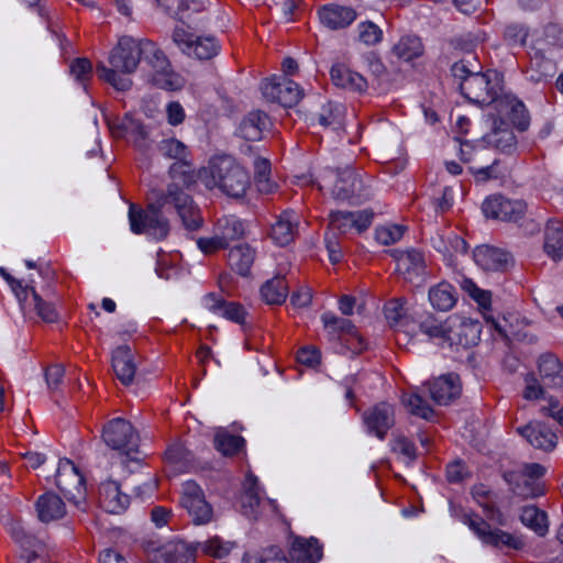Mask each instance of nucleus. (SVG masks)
I'll use <instances>...</instances> for the list:
<instances>
[{
  "instance_id": "1",
  "label": "nucleus",
  "mask_w": 563,
  "mask_h": 563,
  "mask_svg": "<svg viewBox=\"0 0 563 563\" xmlns=\"http://www.w3.org/2000/svg\"><path fill=\"white\" fill-rule=\"evenodd\" d=\"M140 62H144L150 67V80L154 86L169 91L184 87V77L172 69L165 53L150 40L121 37L109 56L111 67L99 63L96 71L100 79L117 90L124 91L130 88L131 80L123 75L133 73Z\"/></svg>"
},
{
  "instance_id": "2",
  "label": "nucleus",
  "mask_w": 563,
  "mask_h": 563,
  "mask_svg": "<svg viewBox=\"0 0 563 563\" xmlns=\"http://www.w3.org/2000/svg\"><path fill=\"white\" fill-rule=\"evenodd\" d=\"M176 211L188 231H196L202 225V217L192 198L176 183L168 185L166 191L154 190L153 201L145 210L134 205L129 208L131 231L146 234L155 240L167 236L169 225L164 213Z\"/></svg>"
},
{
  "instance_id": "3",
  "label": "nucleus",
  "mask_w": 563,
  "mask_h": 563,
  "mask_svg": "<svg viewBox=\"0 0 563 563\" xmlns=\"http://www.w3.org/2000/svg\"><path fill=\"white\" fill-rule=\"evenodd\" d=\"M200 177L209 189L218 188L231 198L244 197L251 185L249 173L232 157H212L200 172Z\"/></svg>"
},
{
  "instance_id": "4",
  "label": "nucleus",
  "mask_w": 563,
  "mask_h": 563,
  "mask_svg": "<svg viewBox=\"0 0 563 563\" xmlns=\"http://www.w3.org/2000/svg\"><path fill=\"white\" fill-rule=\"evenodd\" d=\"M560 35L561 31L556 24H549L541 32L533 34L529 52L530 64L525 71L527 80L538 84L554 76L556 67L550 51L560 41Z\"/></svg>"
},
{
  "instance_id": "5",
  "label": "nucleus",
  "mask_w": 563,
  "mask_h": 563,
  "mask_svg": "<svg viewBox=\"0 0 563 563\" xmlns=\"http://www.w3.org/2000/svg\"><path fill=\"white\" fill-rule=\"evenodd\" d=\"M461 93L472 103L486 106V113L494 112L501 93V78L496 70L476 71L462 84Z\"/></svg>"
},
{
  "instance_id": "6",
  "label": "nucleus",
  "mask_w": 563,
  "mask_h": 563,
  "mask_svg": "<svg viewBox=\"0 0 563 563\" xmlns=\"http://www.w3.org/2000/svg\"><path fill=\"white\" fill-rule=\"evenodd\" d=\"M104 443L112 450L125 455L130 462L139 465L140 437L132 423L124 418L111 419L102 430Z\"/></svg>"
},
{
  "instance_id": "7",
  "label": "nucleus",
  "mask_w": 563,
  "mask_h": 563,
  "mask_svg": "<svg viewBox=\"0 0 563 563\" xmlns=\"http://www.w3.org/2000/svg\"><path fill=\"white\" fill-rule=\"evenodd\" d=\"M173 42L183 54L200 60L211 59L220 52V44L214 36H198L184 25L174 29Z\"/></svg>"
},
{
  "instance_id": "8",
  "label": "nucleus",
  "mask_w": 563,
  "mask_h": 563,
  "mask_svg": "<svg viewBox=\"0 0 563 563\" xmlns=\"http://www.w3.org/2000/svg\"><path fill=\"white\" fill-rule=\"evenodd\" d=\"M463 522L485 545H490L497 549L508 548L514 550H520L523 547V542L520 538L501 529L493 528L477 515L465 514Z\"/></svg>"
},
{
  "instance_id": "9",
  "label": "nucleus",
  "mask_w": 563,
  "mask_h": 563,
  "mask_svg": "<svg viewBox=\"0 0 563 563\" xmlns=\"http://www.w3.org/2000/svg\"><path fill=\"white\" fill-rule=\"evenodd\" d=\"M55 482L65 498L77 508L82 509L81 506L86 500L85 479L78 467L70 460H59Z\"/></svg>"
},
{
  "instance_id": "10",
  "label": "nucleus",
  "mask_w": 563,
  "mask_h": 563,
  "mask_svg": "<svg viewBox=\"0 0 563 563\" xmlns=\"http://www.w3.org/2000/svg\"><path fill=\"white\" fill-rule=\"evenodd\" d=\"M371 183L369 178L365 179L354 169L346 168L338 174L331 195L335 200L362 202L373 194Z\"/></svg>"
},
{
  "instance_id": "11",
  "label": "nucleus",
  "mask_w": 563,
  "mask_h": 563,
  "mask_svg": "<svg viewBox=\"0 0 563 563\" xmlns=\"http://www.w3.org/2000/svg\"><path fill=\"white\" fill-rule=\"evenodd\" d=\"M264 98L283 107L296 106L303 96L297 82L286 76H273L265 79L261 86Z\"/></svg>"
},
{
  "instance_id": "12",
  "label": "nucleus",
  "mask_w": 563,
  "mask_h": 563,
  "mask_svg": "<svg viewBox=\"0 0 563 563\" xmlns=\"http://www.w3.org/2000/svg\"><path fill=\"white\" fill-rule=\"evenodd\" d=\"M107 125L114 137L121 139L130 135L135 147L145 152L151 146L150 131L132 113L128 112L124 117H106Z\"/></svg>"
},
{
  "instance_id": "13",
  "label": "nucleus",
  "mask_w": 563,
  "mask_h": 563,
  "mask_svg": "<svg viewBox=\"0 0 563 563\" xmlns=\"http://www.w3.org/2000/svg\"><path fill=\"white\" fill-rule=\"evenodd\" d=\"M180 504L195 525H206L212 520V506L206 500L203 490L195 481H186L183 484Z\"/></svg>"
},
{
  "instance_id": "14",
  "label": "nucleus",
  "mask_w": 563,
  "mask_h": 563,
  "mask_svg": "<svg viewBox=\"0 0 563 563\" xmlns=\"http://www.w3.org/2000/svg\"><path fill=\"white\" fill-rule=\"evenodd\" d=\"M482 323L470 317L454 314L448 318L446 343L468 347L481 340Z\"/></svg>"
},
{
  "instance_id": "15",
  "label": "nucleus",
  "mask_w": 563,
  "mask_h": 563,
  "mask_svg": "<svg viewBox=\"0 0 563 563\" xmlns=\"http://www.w3.org/2000/svg\"><path fill=\"white\" fill-rule=\"evenodd\" d=\"M527 205L522 200H511L496 195L486 198L482 205V211L486 218L503 221H518L526 212Z\"/></svg>"
},
{
  "instance_id": "16",
  "label": "nucleus",
  "mask_w": 563,
  "mask_h": 563,
  "mask_svg": "<svg viewBox=\"0 0 563 563\" xmlns=\"http://www.w3.org/2000/svg\"><path fill=\"white\" fill-rule=\"evenodd\" d=\"M366 432L379 440H384L389 429L395 424V410L386 401L378 402L363 413Z\"/></svg>"
},
{
  "instance_id": "17",
  "label": "nucleus",
  "mask_w": 563,
  "mask_h": 563,
  "mask_svg": "<svg viewBox=\"0 0 563 563\" xmlns=\"http://www.w3.org/2000/svg\"><path fill=\"white\" fill-rule=\"evenodd\" d=\"M486 117L492 130L482 137L481 142L503 153H512L517 148V139L509 123L498 118L493 111L487 112Z\"/></svg>"
},
{
  "instance_id": "18",
  "label": "nucleus",
  "mask_w": 563,
  "mask_h": 563,
  "mask_svg": "<svg viewBox=\"0 0 563 563\" xmlns=\"http://www.w3.org/2000/svg\"><path fill=\"white\" fill-rule=\"evenodd\" d=\"M158 151L164 157L176 161V163H174L169 168V174L173 178L176 177L179 169L187 168L186 170L180 172L183 175V181L184 184H187L192 179V175L189 172V163L187 162L189 151L181 141L174 137L164 139L158 143Z\"/></svg>"
},
{
  "instance_id": "19",
  "label": "nucleus",
  "mask_w": 563,
  "mask_h": 563,
  "mask_svg": "<svg viewBox=\"0 0 563 563\" xmlns=\"http://www.w3.org/2000/svg\"><path fill=\"white\" fill-rule=\"evenodd\" d=\"M495 114L510 121L519 131H526L530 124V118L522 101L512 95H503L496 100Z\"/></svg>"
},
{
  "instance_id": "20",
  "label": "nucleus",
  "mask_w": 563,
  "mask_h": 563,
  "mask_svg": "<svg viewBox=\"0 0 563 563\" xmlns=\"http://www.w3.org/2000/svg\"><path fill=\"white\" fill-rule=\"evenodd\" d=\"M318 18L322 26L336 31L350 26L357 18L352 7L338 3H327L318 9Z\"/></svg>"
},
{
  "instance_id": "21",
  "label": "nucleus",
  "mask_w": 563,
  "mask_h": 563,
  "mask_svg": "<svg viewBox=\"0 0 563 563\" xmlns=\"http://www.w3.org/2000/svg\"><path fill=\"white\" fill-rule=\"evenodd\" d=\"M395 258L397 262V271L405 279L420 284L423 282L426 274V262L422 252L416 249L406 251H396Z\"/></svg>"
},
{
  "instance_id": "22",
  "label": "nucleus",
  "mask_w": 563,
  "mask_h": 563,
  "mask_svg": "<svg viewBox=\"0 0 563 563\" xmlns=\"http://www.w3.org/2000/svg\"><path fill=\"white\" fill-rule=\"evenodd\" d=\"M196 551L183 540H172L157 550L153 563H192Z\"/></svg>"
},
{
  "instance_id": "23",
  "label": "nucleus",
  "mask_w": 563,
  "mask_h": 563,
  "mask_svg": "<svg viewBox=\"0 0 563 563\" xmlns=\"http://www.w3.org/2000/svg\"><path fill=\"white\" fill-rule=\"evenodd\" d=\"M473 258L478 267L493 272L505 271L511 262L508 252L489 245L477 246L473 252Z\"/></svg>"
},
{
  "instance_id": "24",
  "label": "nucleus",
  "mask_w": 563,
  "mask_h": 563,
  "mask_svg": "<svg viewBox=\"0 0 563 563\" xmlns=\"http://www.w3.org/2000/svg\"><path fill=\"white\" fill-rule=\"evenodd\" d=\"M100 506L109 514H121L130 505V496L123 494L118 482L109 479L99 486Z\"/></svg>"
},
{
  "instance_id": "25",
  "label": "nucleus",
  "mask_w": 563,
  "mask_h": 563,
  "mask_svg": "<svg viewBox=\"0 0 563 563\" xmlns=\"http://www.w3.org/2000/svg\"><path fill=\"white\" fill-rule=\"evenodd\" d=\"M298 214L292 210L283 211L271 227L269 236L276 245L286 246L295 239Z\"/></svg>"
},
{
  "instance_id": "26",
  "label": "nucleus",
  "mask_w": 563,
  "mask_h": 563,
  "mask_svg": "<svg viewBox=\"0 0 563 563\" xmlns=\"http://www.w3.org/2000/svg\"><path fill=\"white\" fill-rule=\"evenodd\" d=\"M202 306L214 314L236 323H243L246 317V311L242 305L227 301L221 296L212 292L202 298Z\"/></svg>"
},
{
  "instance_id": "27",
  "label": "nucleus",
  "mask_w": 563,
  "mask_h": 563,
  "mask_svg": "<svg viewBox=\"0 0 563 563\" xmlns=\"http://www.w3.org/2000/svg\"><path fill=\"white\" fill-rule=\"evenodd\" d=\"M431 398L439 405H448L461 394L457 374L450 373L435 378L429 386Z\"/></svg>"
},
{
  "instance_id": "28",
  "label": "nucleus",
  "mask_w": 563,
  "mask_h": 563,
  "mask_svg": "<svg viewBox=\"0 0 563 563\" xmlns=\"http://www.w3.org/2000/svg\"><path fill=\"white\" fill-rule=\"evenodd\" d=\"M269 125V117L261 110H254L243 118L239 124L238 134L247 141H258Z\"/></svg>"
},
{
  "instance_id": "29",
  "label": "nucleus",
  "mask_w": 563,
  "mask_h": 563,
  "mask_svg": "<svg viewBox=\"0 0 563 563\" xmlns=\"http://www.w3.org/2000/svg\"><path fill=\"white\" fill-rule=\"evenodd\" d=\"M519 432L534 448L550 451L556 445V435L541 422H530L519 429Z\"/></svg>"
},
{
  "instance_id": "30",
  "label": "nucleus",
  "mask_w": 563,
  "mask_h": 563,
  "mask_svg": "<svg viewBox=\"0 0 563 563\" xmlns=\"http://www.w3.org/2000/svg\"><path fill=\"white\" fill-rule=\"evenodd\" d=\"M112 367L123 385H130L133 382L136 366L132 350L128 345H120L113 350Z\"/></svg>"
},
{
  "instance_id": "31",
  "label": "nucleus",
  "mask_w": 563,
  "mask_h": 563,
  "mask_svg": "<svg viewBox=\"0 0 563 563\" xmlns=\"http://www.w3.org/2000/svg\"><path fill=\"white\" fill-rule=\"evenodd\" d=\"M332 82L342 89L362 92L367 88L366 79L358 73L351 70L344 64H335L330 70Z\"/></svg>"
},
{
  "instance_id": "32",
  "label": "nucleus",
  "mask_w": 563,
  "mask_h": 563,
  "mask_svg": "<svg viewBox=\"0 0 563 563\" xmlns=\"http://www.w3.org/2000/svg\"><path fill=\"white\" fill-rule=\"evenodd\" d=\"M38 520L48 523L63 518L66 507L63 499L54 493L41 495L35 504Z\"/></svg>"
},
{
  "instance_id": "33",
  "label": "nucleus",
  "mask_w": 563,
  "mask_h": 563,
  "mask_svg": "<svg viewBox=\"0 0 563 563\" xmlns=\"http://www.w3.org/2000/svg\"><path fill=\"white\" fill-rule=\"evenodd\" d=\"M538 369L547 386L563 387V364L555 355L551 353L542 354L538 361Z\"/></svg>"
},
{
  "instance_id": "34",
  "label": "nucleus",
  "mask_w": 563,
  "mask_h": 563,
  "mask_svg": "<svg viewBox=\"0 0 563 563\" xmlns=\"http://www.w3.org/2000/svg\"><path fill=\"white\" fill-rule=\"evenodd\" d=\"M322 555V545L316 538H296L292 542L291 559L297 563H317Z\"/></svg>"
},
{
  "instance_id": "35",
  "label": "nucleus",
  "mask_w": 563,
  "mask_h": 563,
  "mask_svg": "<svg viewBox=\"0 0 563 563\" xmlns=\"http://www.w3.org/2000/svg\"><path fill=\"white\" fill-rule=\"evenodd\" d=\"M428 299L432 308L437 311H450L457 301L455 288L448 282H440L430 287Z\"/></svg>"
},
{
  "instance_id": "36",
  "label": "nucleus",
  "mask_w": 563,
  "mask_h": 563,
  "mask_svg": "<svg viewBox=\"0 0 563 563\" xmlns=\"http://www.w3.org/2000/svg\"><path fill=\"white\" fill-rule=\"evenodd\" d=\"M505 478L514 494L522 498H536L542 496L545 492L542 482L534 481L521 474L508 473L505 475Z\"/></svg>"
},
{
  "instance_id": "37",
  "label": "nucleus",
  "mask_w": 563,
  "mask_h": 563,
  "mask_svg": "<svg viewBox=\"0 0 563 563\" xmlns=\"http://www.w3.org/2000/svg\"><path fill=\"white\" fill-rule=\"evenodd\" d=\"M424 52L421 38L413 34L402 35L391 47V54L397 59L410 63L422 56Z\"/></svg>"
},
{
  "instance_id": "38",
  "label": "nucleus",
  "mask_w": 563,
  "mask_h": 563,
  "mask_svg": "<svg viewBox=\"0 0 563 563\" xmlns=\"http://www.w3.org/2000/svg\"><path fill=\"white\" fill-rule=\"evenodd\" d=\"M243 495L241 498L243 514L249 518L257 517V507L261 501L262 487L258 485L257 477L250 473L243 483Z\"/></svg>"
},
{
  "instance_id": "39",
  "label": "nucleus",
  "mask_w": 563,
  "mask_h": 563,
  "mask_svg": "<svg viewBox=\"0 0 563 563\" xmlns=\"http://www.w3.org/2000/svg\"><path fill=\"white\" fill-rule=\"evenodd\" d=\"M256 252L249 244H238L228 254V263L232 271L241 276H247L254 263Z\"/></svg>"
},
{
  "instance_id": "40",
  "label": "nucleus",
  "mask_w": 563,
  "mask_h": 563,
  "mask_svg": "<svg viewBox=\"0 0 563 563\" xmlns=\"http://www.w3.org/2000/svg\"><path fill=\"white\" fill-rule=\"evenodd\" d=\"M544 251L553 260L559 261L563 256V222L549 220L544 231Z\"/></svg>"
},
{
  "instance_id": "41",
  "label": "nucleus",
  "mask_w": 563,
  "mask_h": 563,
  "mask_svg": "<svg viewBox=\"0 0 563 563\" xmlns=\"http://www.w3.org/2000/svg\"><path fill=\"white\" fill-rule=\"evenodd\" d=\"M520 521L539 537H544L549 531L548 514L534 505H527L521 508Z\"/></svg>"
},
{
  "instance_id": "42",
  "label": "nucleus",
  "mask_w": 563,
  "mask_h": 563,
  "mask_svg": "<svg viewBox=\"0 0 563 563\" xmlns=\"http://www.w3.org/2000/svg\"><path fill=\"white\" fill-rule=\"evenodd\" d=\"M261 296L267 305H282L288 296V284L282 276H275L261 287Z\"/></svg>"
},
{
  "instance_id": "43",
  "label": "nucleus",
  "mask_w": 563,
  "mask_h": 563,
  "mask_svg": "<svg viewBox=\"0 0 563 563\" xmlns=\"http://www.w3.org/2000/svg\"><path fill=\"white\" fill-rule=\"evenodd\" d=\"M344 113L345 108L342 103L329 101L322 106L318 114V122L324 128L336 131L343 126Z\"/></svg>"
},
{
  "instance_id": "44",
  "label": "nucleus",
  "mask_w": 563,
  "mask_h": 563,
  "mask_svg": "<svg viewBox=\"0 0 563 563\" xmlns=\"http://www.w3.org/2000/svg\"><path fill=\"white\" fill-rule=\"evenodd\" d=\"M21 309L23 311L34 310L37 316L45 322H53L57 319L55 307L49 302H45L32 287L29 291L26 305Z\"/></svg>"
},
{
  "instance_id": "45",
  "label": "nucleus",
  "mask_w": 563,
  "mask_h": 563,
  "mask_svg": "<svg viewBox=\"0 0 563 563\" xmlns=\"http://www.w3.org/2000/svg\"><path fill=\"white\" fill-rule=\"evenodd\" d=\"M244 438L232 434L224 429H219L214 435V446L223 455H234L243 449Z\"/></svg>"
},
{
  "instance_id": "46",
  "label": "nucleus",
  "mask_w": 563,
  "mask_h": 563,
  "mask_svg": "<svg viewBox=\"0 0 563 563\" xmlns=\"http://www.w3.org/2000/svg\"><path fill=\"white\" fill-rule=\"evenodd\" d=\"M216 232L229 244L244 234V224L235 216H224L217 221Z\"/></svg>"
},
{
  "instance_id": "47",
  "label": "nucleus",
  "mask_w": 563,
  "mask_h": 563,
  "mask_svg": "<svg viewBox=\"0 0 563 563\" xmlns=\"http://www.w3.org/2000/svg\"><path fill=\"white\" fill-rule=\"evenodd\" d=\"M419 328L429 339H439L446 343L448 320L442 323L432 313H428L420 320Z\"/></svg>"
},
{
  "instance_id": "48",
  "label": "nucleus",
  "mask_w": 563,
  "mask_h": 563,
  "mask_svg": "<svg viewBox=\"0 0 563 563\" xmlns=\"http://www.w3.org/2000/svg\"><path fill=\"white\" fill-rule=\"evenodd\" d=\"M161 5L165 7L169 14L183 21L187 15L186 11L199 12L202 3L197 0H158Z\"/></svg>"
},
{
  "instance_id": "49",
  "label": "nucleus",
  "mask_w": 563,
  "mask_h": 563,
  "mask_svg": "<svg viewBox=\"0 0 563 563\" xmlns=\"http://www.w3.org/2000/svg\"><path fill=\"white\" fill-rule=\"evenodd\" d=\"M390 449L398 455V459L407 466L411 465L417 457L413 442L408 438L398 435L390 441Z\"/></svg>"
},
{
  "instance_id": "50",
  "label": "nucleus",
  "mask_w": 563,
  "mask_h": 563,
  "mask_svg": "<svg viewBox=\"0 0 563 563\" xmlns=\"http://www.w3.org/2000/svg\"><path fill=\"white\" fill-rule=\"evenodd\" d=\"M402 402L413 416L420 417L424 420H430L433 417V409L429 404L417 393H411L402 397Z\"/></svg>"
},
{
  "instance_id": "51",
  "label": "nucleus",
  "mask_w": 563,
  "mask_h": 563,
  "mask_svg": "<svg viewBox=\"0 0 563 563\" xmlns=\"http://www.w3.org/2000/svg\"><path fill=\"white\" fill-rule=\"evenodd\" d=\"M358 40L366 46H374L383 41V30L372 21H364L357 25Z\"/></svg>"
},
{
  "instance_id": "52",
  "label": "nucleus",
  "mask_w": 563,
  "mask_h": 563,
  "mask_svg": "<svg viewBox=\"0 0 563 563\" xmlns=\"http://www.w3.org/2000/svg\"><path fill=\"white\" fill-rule=\"evenodd\" d=\"M0 276L8 283L15 298L18 299L20 307L24 308L27 301L29 291L31 286L24 285L23 280L14 278L4 267H0Z\"/></svg>"
},
{
  "instance_id": "53",
  "label": "nucleus",
  "mask_w": 563,
  "mask_h": 563,
  "mask_svg": "<svg viewBox=\"0 0 563 563\" xmlns=\"http://www.w3.org/2000/svg\"><path fill=\"white\" fill-rule=\"evenodd\" d=\"M405 232V228L399 224H386L375 230V240L382 245H390L398 242Z\"/></svg>"
},
{
  "instance_id": "54",
  "label": "nucleus",
  "mask_w": 563,
  "mask_h": 563,
  "mask_svg": "<svg viewBox=\"0 0 563 563\" xmlns=\"http://www.w3.org/2000/svg\"><path fill=\"white\" fill-rule=\"evenodd\" d=\"M199 548L203 553L216 556L223 558L228 555L232 549V543L225 542L218 537L211 538L203 542H198L196 549Z\"/></svg>"
},
{
  "instance_id": "55",
  "label": "nucleus",
  "mask_w": 563,
  "mask_h": 563,
  "mask_svg": "<svg viewBox=\"0 0 563 563\" xmlns=\"http://www.w3.org/2000/svg\"><path fill=\"white\" fill-rule=\"evenodd\" d=\"M165 455L168 463L180 472H184L191 461L189 452L181 444L170 445Z\"/></svg>"
},
{
  "instance_id": "56",
  "label": "nucleus",
  "mask_w": 563,
  "mask_h": 563,
  "mask_svg": "<svg viewBox=\"0 0 563 563\" xmlns=\"http://www.w3.org/2000/svg\"><path fill=\"white\" fill-rule=\"evenodd\" d=\"M70 75L87 90V82L92 76V66L87 58H76L69 67Z\"/></svg>"
},
{
  "instance_id": "57",
  "label": "nucleus",
  "mask_w": 563,
  "mask_h": 563,
  "mask_svg": "<svg viewBox=\"0 0 563 563\" xmlns=\"http://www.w3.org/2000/svg\"><path fill=\"white\" fill-rule=\"evenodd\" d=\"M330 228L332 232L344 234L354 229L353 214L350 211H332L330 213Z\"/></svg>"
},
{
  "instance_id": "58",
  "label": "nucleus",
  "mask_w": 563,
  "mask_h": 563,
  "mask_svg": "<svg viewBox=\"0 0 563 563\" xmlns=\"http://www.w3.org/2000/svg\"><path fill=\"white\" fill-rule=\"evenodd\" d=\"M321 320L323 325L329 330L341 333H353L354 331V325L349 319L340 318L333 312L327 311L322 313Z\"/></svg>"
},
{
  "instance_id": "59",
  "label": "nucleus",
  "mask_w": 563,
  "mask_h": 563,
  "mask_svg": "<svg viewBox=\"0 0 563 563\" xmlns=\"http://www.w3.org/2000/svg\"><path fill=\"white\" fill-rule=\"evenodd\" d=\"M528 37V31L523 25L510 24L505 29L504 38L510 46H523Z\"/></svg>"
},
{
  "instance_id": "60",
  "label": "nucleus",
  "mask_w": 563,
  "mask_h": 563,
  "mask_svg": "<svg viewBox=\"0 0 563 563\" xmlns=\"http://www.w3.org/2000/svg\"><path fill=\"white\" fill-rule=\"evenodd\" d=\"M406 301L404 299H394L385 305V317L391 325H397L406 314Z\"/></svg>"
},
{
  "instance_id": "61",
  "label": "nucleus",
  "mask_w": 563,
  "mask_h": 563,
  "mask_svg": "<svg viewBox=\"0 0 563 563\" xmlns=\"http://www.w3.org/2000/svg\"><path fill=\"white\" fill-rule=\"evenodd\" d=\"M460 142V158L463 162H472L475 159L476 156H479L484 151V144L483 142L477 141L476 143L471 141H462Z\"/></svg>"
},
{
  "instance_id": "62",
  "label": "nucleus",
  "mask_w": 563,
  "mask_h": 563,
  "mask_svg": "<svg viewBox=\"0 0 563 563\" xmlns=\"http://www.w3.org/2000/svg\"><path fill=\"white\" fill-rule=\"evenodd\" d=\"M197 246L202 253L212 254L219 250L225 249L228 243L216 232L213 236L198 239Z\"/></svg>"
},
{
  "instance_id": "63",
  "label": "nucleus",
  "mask_w": 563,
  "mask_h": 563,
  "mask_svg": "<svg viewBox=\"0 0 563 563\" xmlns=\"http://www.w3.org/2000/svg\"><path fill=\"white\" fill-rule=\"evenodd\" d=\"M324 244L331 263L336 264L343 257L340 241L335 232H329L324 236Z\"/></svg>"
},
{
  "instance_id": "64",
  "label": "nucleus",
  "mask_w": 563,
  "mask_h": 563,
  "mask_svg": "<svg viewBox=\"0 0 563 563\" xmlns=\"http://www.w3.org/2000/svg\"><path fill=\"white\" fill-rule=\"evenodd\" d=\"M18 544L22 550L21 553L42 554L44 550L43 541L30 532H26L22 540L18 542Z\"/></svg>"
}]
</instances>
